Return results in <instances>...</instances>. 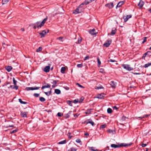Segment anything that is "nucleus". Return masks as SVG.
Instances as JSON below:
<instances>
[{"label": "nucleus", "mask_w": 151, "mask_h": 151, "mask_svg": "<svg viewBox=\"0 0 151 151\" xmlns=\"http://www.w3.org/2000/svg\"><path fill=\"white\" fill-rule=\"evenodd\" d=\"M49 32V30H45L42 31L41 32L39 33V34L41 35V37H45V35L47 33Z\"/></svg>", "instance_id": "3"}, {"label": "nucleus", "mask_w": 151, "mask_h": 151, "mask_svg": "<svg viewBox=\"0 0 151 151\" xmlns=\"http://www.w3.org/2000/svg\"><path fill=\"white\" fill-rule=\"evenodd\" d=\"M33 90H38L39 89L40 87H33Z\"/></svg>", "instance_id": "55"}, {"label": "nucleus", "mask_w": 151, "mask_h": 151, "mask_svg": "<svg viewBox=\"0 0 151 151\" xmlns=\"http://www.w3.org/2000/svg\"><path fill=\"white\" fill-rule=\"evenodd\" d=\"M150 65H151V63H148L145 64L143 67L145 68H147Z\"/></svg>", "instance_id": "30"}, {"label": "nucleus", "mask_w": 151, "mask_h": 151, "mask_svg": "<svg viewBox=\"0 0 151 151\" xmlns=\"http://www.w3.org/2000/svg\"><path fill=\"white\" fill-rule=\"evenodd\" d=\"M50 67L49 66H46L44 69V71L46 72H48L50 71Z\"/></svg>", "instance_id": "12"}, {"label": "nucleus", "mask_w": 151, "mask_h": 151, "mask_svg": "<svg viewBox=\"0 0 151 151\" xmlns=\"http://www.w3.org/2000/svg\"><path fill=\"white\" fill-rule=\"evenodd\" d=\"M82 40V38L81 37H79L78 38L77 41L76 42V44H80Z\"/></svg>", "instance_id": "15"}, {"label": "nucleus", "mask_w": 151, "mask_h": 151, "mask_svg": "<svg viewBox=\"0 0 151 151\" xmlns=\"http://www.w3.org/2000/svg\"><path fill=\"white\" fill-rule=\"evenodd\" d=\"M147 144H144V143H142V145H141V146L142 147H146V146H147Z\"/></svg>", "instance_id": "57"}, {"label": "nucleus", "mask_w": 151, "mask_h": 151, "mask_svg": "<svg viewBox=\"0 0 151 151\" xmlns=\"http://www.w3.org/2000/svg\"><path fill=\"white\" fill-rule=\"evenodd\" d=\"M36 25L37 26V28H40L42 26L44 25V24H42V22H38L36 23Z\"/></svg>", "instance_id": "6"}, {"label": "nucleus", "mask_w": 151, "mask_h": 151, "mask_svg": "<svg viewBox=\"0 0 151 151\" xmlns=\"http://www.w3.org/2000/svg\"><path fill=\"white\" fill-rule=\"evenodd\" d=\"M104 94H101L100 95H99L97 96V98L99 99H102L104 96Z\"/></svg>", "instance_id": "25"}, {"label": "nucleus", "mask_w": 151, "mask_h": 151, "mask_svg": "<svg viewBox=\"0 0 151 151\" xmlns=\"http://www.w3.org/2000/svg\"><path fill=\"white\" fill-rule=\"evenodd\" d=\"M78 99H75L73 101V103H78Z\"/></svg>", "instance_id": "58"}, {"label": "nucleus", "mask_w": 151, "mask_h": 151, "mask_svg": "<svg viewBox=\"0 0 151 151\" xmlns=\"http://www.w3.org/2000/svg\"><path fill=\"white\" fill-rule=\"evenodd\" d=\"M147 52L145 53L143 55L142 57V59H144L146 57V55H147V53L148 52Z\"/></svg>", "instance_id": "48"}, {"label": "nucleus", "mask_w": 151, "mask_h": 151, "mask_svg": "<svg viewBox=\"0 0 151 151\" xmlns=\"http://www.w3.org/2000/svg\"><path fill=\"white\" fill-rule=\"evenodd\" d=\"M89 57L88 55L86 56L84 59V60L85 61L87 59H89Z\"/></svg>", "instance_id": "51"}, {"label": "nucleus", "mask_w": 151, "mask_h": 151, "mask_svg": "<svg viewBox=\"0 0 151 151\" xmlns=\"http://www.w3.org/2000/svg\"><path fill=\"white\" fill-rule=\"evenodd\" d=\"M95 88L96 89H100L104 88V87L102 86H96L95 87Z\"/></svg>", "instance_id": "40"}, {"label": "nucleus", "mask_w": 151, "mask_h": 151, "mask_svg": "<svg viewBox=\"0 0 151 151\" xmlns=\"http://www.w3.org/2000/svg\"><path fill=\"white\" fill-rule=\"evenodd\" d=\"M124 68L128 71L133 70L134 68L130 67V65H122Z\"/></svg>", "instance_id": "2"}, {"label": "nucleus", "mask_w": 151, "mask_h": 151, "mask_svg": "<svg viewBox=\"0 0 151 151\" xmlns=\"http://www.w3.org/2000/svg\"><path fill=\"white\" fill-rule=\"evenodd\" d=\"M13 83L14 85H17V81H16L15 79L14 78H13Z\"/></svg>", "instance_id": "41"}, {"label": "nucleus", "mask_w": 151, "mask_h": 151, "mask_svg": "<svg viewBox=\"0 0 151 151\" xmlns=\"http://www.w3.org/2000/svg\"><path fill=\"white\" fill-rule=\"evenodd\" d=\"M83 65L82 64H78L77 65V67L78 68H81L83 66Z\"/></svg>", "instance_id": "47"}, {"label": "nucleus", "mask_w": 151, "mask_h": 151, "mask_svg": "<svg viewBox=\"0 0 151 151\" xmlns=\"http://www.w3.org/2000/svg\"><path fill=\"white\" fill-rule=\"evenodd\" d=\"M5 69L8 72H9L11 71L12 70V68L11 66H6L5 67Z\"/></svg>", "instance_id": "11"}, {"label": "nucleus", "mask_w": 151, "mask_h": 151, "mask_svg": "<svg viewBox=\"0 0 151 151\" xmlns=\"http://www.w3.org/2000/svg\"><path fill=\"white\" fill-rule=\"evenodd\" d=\"M146 38H147L146 37H144V39L143 40V41L142 42V43H144L145 42H146Z\"/></svg>", "instance_id": "59"}, {"label": "nucleus", "mask_w": 151, "mask_h": 151, "mask_svg": "<svg viewBox=\"0 0 151 151\" xmlns=\"http://www.w3.org/2000/svg\"><path fill=\"white\" fill-rule=\"evenodd\" d=\"M58 116L59 117H61L63 115V114L61 113L58 112L57 114Z\"/></svg>", "instance_id": "49"}, {"label": "nucleus", "mask_w": 151, "mask_h": 151, "mask_svg": "<svg viewBox=\"0 0 151 151\" xmlns=\"http://www.w3.org/2000/svg\"><path fill=\"white\" fill-rule=\"evenodd\" d=\"M76 85L82 88H84V86H82L81 85H80V84H79L78 83H76Z\"/></svg>", "instance_id": "45"}, {"label": "nucleus", "mask_w": 151, "mask_h": 151, "mask_svg": "<svg viewBox=\"0 0 151 151\" xmlns=\"http://www.w3.org/2000/svg\"><path fill=\"white\" fill-rule=\"evenodd\" d=\"M50 85L48 84H47L46 85L43 86L42 87V89H43L46 88H50Z\"/></svg>", "instance_id": "17"}, {"label": "nucleus", "mask_w": 151, "mask_h": 151, "mask_svg": "<svg viewBox=\"0 0 151 151\" xmlns=\"http://www.w3.org/2000/svg\"><path fill=\"white\" fill-rule=\"evenodd\" d=\"M89 4L88 1H87V0H86L85 1H84L83 3H82L81 5L80 6H81L82 5H83L84 4H85V5H86Z\"/></svg>", "instance_id": "23"}, {"label": "nucleus", "mask_w": 151, "mask_h": 151, "mask_svg": "<svg viewBox=\"0 0 151 151\" xmlns=\"http://www.w3.org/2000/svg\"><path fill=\"white\" fill-rule=\"evenodd\" d=\"M76 142L77 143H79L81 142V140L80 139H76Z\"/></svg>", "instance_id": "56"}, {"label": "nucleus", "mask_w": 151, "mask_h": 151, "mask_svg": "<svg viewBox=\"0 0 151 151\" xmlns=\"http://www.w3.org/2000/svg\"><path fill=\"white\" fill-rule=\"evenodd\" d=\"M95 29H90L89 30V33L92 35H95L96 34V33L95 32Z\"/></svg>", "instance_id": "9"}, {"label": "nucleus", "mask_w": 151, "mask_h": 151, "mask_svg": "<svg viewBox=\"0 0 151 151\" xmlns=\"http://www.w3.org/2000/svg\"><path fill=\"white\" fill-rule=\"evenodd\" d=\"M88 122H86V124H87L88 123H90L92 125V126H93L94 125V123L93 122L91 119H88Z\"/></svg>", "instance_id": "19"}, {"label": "nucleus", "mask_w": 151, "mask_h": 151, "mask_svg": "<svg viewBox=\"0 0 151 151\" xmlns=\"http://www.w3.org/2000/svg\"><path fill=\"white\" fill-rule=\"evenodd\" d=\"M109 61L111 62H114L115 61L114 60H112L111 59H110L109 60Z\"/></svg>", "instance_id": "62"}, {"label": "nucleus", "mask_w": 151, "mask_h": 151, "mask_svg": "<svg viewBox=\"0 0 151 151\" xmlns=\"http://www.w3.org/2000/svg\"><path fill=\"white\" fill-rule=\"evenodd\" d=\"M76 148L72 147L70 148L68 150V151H76Z\"/></svg>", "instance_id": "26"}, {"label": "nucleus", "mask_w": 151, "mask_h": 151, "mask_svg": "<svg viewBox=\"0 0 151 151\" xmlns=\"http://www.w3.org/2000/svg\"><path fill=\"white\" fill-rule=\"evenodd\" d=\"M112 110L111 109L109 108L107 109V111L108 113L109 114L111 113L112 112Z\"/></svg>", "instance_id": "37"}, {"label": "nucleus", "mask_w": 151, "mask_h": 151, "mask_svg": "<svg viewBox=\"0 0 151 151\" xmlns=\"http://www.w3.org/2000/svg\"><path fill=\"white\" fill-rule=\"evenodd\" d=\"M113 109H116V110H117L118 109V108L116 106H114L113 107Z\"/></svg>", "instance_id": "61"}, {"label": "nucleus", "mask_w": 151, "mask_h": 151, "mask_svg": "<svg viewBox=\"0 0 151 151\" xmlns=\"http://www.w3.org/2000/svg\"><path fill=\"white\" fill-rule=\"evenodd\" d=\"M66 143V140H64L63 141L59 142L58 143V144H59V145L63 144H65Z\"/></svg>", "instance_id": "24"}, {"label": "nucleus", "mask_w": 151, "mask_h": 151, "mask_svg": "<svg viewBox=\"0 0 151 151\" xmlns=\"http://www.w3.org/2000/svg\"><path fill=\"white\" fill-rule=\"evenodd\" d=\"M106 127V125L105 124L102 125L100 126V129H104V128H105Z\"/></svg>", "instance_id": "44"}, {"label": "nucleus", "mask_w": 151, "mask_h": 151, "mask_svg": "<svg viewBox=\"0 0 151 151\" xmlns=\"http://www.w3.org/2000/svg\"><path fill=\"white\" fill-rule=\"evenodd\" d=\"M14 125H13L9 124V125L5 127L7 128L9 127H14Z\"/></svg>", "instance_id": "52"}, {"label": "nucleus", "mask_w": 151, "mask_h": 151, "mask_svg": "<svg viewBox=\"0 0 151 151\" xmlns=\"http://www.w3.org/2000/svg\"><path fill=\"white\" fill-rule=\"evenodd\" d=\"M116 30L115 28H113L111 32V35H114L116 32Z\"/></svg>", "instance_id": "14"}, {"label": "nucleus", "mask_w": 151, "mask_h": 151, "mask_svg": "<svg viewBox=\"0 0 151 151\" xmlns=\"http://www.w3.org/2000/svg\"><path fill=\"white\" fill-rule=\"evenodd\" d=\"M39 100L41 102H44L45 101V99L42 97H40Z\"/></svg>", "instance_id": "29"}, {"label": "nucleus", "mask_w": 151, "mask_h": 151, "mask_svg": "<svg viewBox=\"0 0 151 151\" xmlns=\"http://www.w3.org/2000/svg\"><path fill=\"white\" fill-rule=\"evenodd\" d=\"M131 145V144H125L124 143H122L120 144H118V145H116L114 144H112L111 145V147L113 148H119L120 147H126L127 146H130Z\"/></svg>", "instance_id": "1"}, {"label": "nucleus", "mask_w": 151, "mask_h": 151, "mask_svg": "<svg viewBox=\"0 0 151 151\" xmlns=\"http://www.w3.org/2000/svg\"><path fill=\"white\" fill-rule=\"evenodd\" d=\"M55 93L57 94H59L60 93L61 91L58 89H55Z\"/></svg>", "instance_id": "21"}, {"label": "nucleus", "mask_w": 151, "mask_h": 151, "mask_svg": "<svg viewBox=\"0 0 151 151\" xmlns=\"http://www.w3.org/2000/svg\"><path fill=\"white\" fill-rule=\"evenodd\" d=\"M144 2L142 0H140L139 3L138 4V6L140 8H142L144 4Z\"/></svg>", "instance_id": "10"}, {"label": "nucleus", "mask_w": 151, "mask_h": 151, "mask_svg": "<svg viewBox=\"0 0 151 151\" xmlns=\"http://www.w3.org/2000/svg\"><path fill=\"white\" fill-rule=\"evenodd\" d=\"M105 6L108 7L110 9H111L114 6L113 3L112 2H111L106 4L105 5Z\"/></svg>", "instance_id": "7"}, {"label": "nucleus", "mask_w": 151, "mask_h": 151, "mask_svg": "<svg viewBox=\"0 0 151 151\" xmlns=\"http://www.w3.org/2000/svg\"><path fill=\"white\" fill-rule=\"evenodd\" d=\"M150 114H146V115H144L143 117H139V118H141V119H142V118H145V117H147L149 116H150Z\"/></svg>", "instance_id": "32"}, {"label": "nucleus", "mask_w": 151, "mask_h": 151, "mask_svg": "<svg viewBox=\"0 0 151 151\" xmlns=\"http://www.w3.org/2000/svg\"><path fill=\"white\" fill-rule=\"evenodd\" d=\"M58 81H55H55H54L52 83V84H53L54 85H56L57 83V82Z\"/></svg>", "instance_id": "50"}, {"label": "nucleus", "mask_w": 151, "mask_h": 151, "mask_svg": "<svg viewBox=\"0 0 151 151\" xmlns=\"http://www.w3.org/2000/svg\"><path fill=\"white\" fill-rule=\"evenodd\" d=\"M107 132L109 133H112V134H114V131L111 129H109L108 130Z\"/></svg>", "instance_id": "38"}, {"label": "nucleus", "mask_w": 151, "mask_h": 151, "mask_svg": "<svg viewBox=\"0 0 151 151\" xmlns=\"http://www.w3.org/2000/svg\"><path fill=\"white\" fill-rule=\"evenodd\" d=\"M72 112V111H69L68 114H66L65 115V117L66 118H69L70 117V114Z\"/></svg>", "instance_id": "20"}, {"label": "nucleus", "mask_w": 151, "mask_h": 151, "mask_svg": "<svg viewBox=\"0 0 151 151\" xmlns=\"http://www.w3.org/2000/svg\"><path fill=\"white\" fill-rule=\"evenodd\" d=\"M132 16L131 15H127V16H124L123 17V18L125 22H126L129 19L131 18Z\"/></svg>", "instance_id": "8"}, {"label": "nucleus", "mask_w": 151, "mask_h": 151, "mask_svg": "<svg viewBox=\"0 0 151 151\" xmlns=\"http://www.w3.org/2000/svg\"><path fill=\"white\" fill-rule=\"evenodd\" d=\"M81 6H80V5L78 8H77L75 10H74L73 12V13L76 14L81 13L82 11L80 9Z\"/></svg>", "instance_id": "4"}, {"label": "nucleus", "mask_w": 151, "mask_h": 151, "mask_svg": "<svg viewBox=\"0 0 151 151\" xmlns=\"http://www.w3.org/2000/svg\"><path fill=\"white\" fill-rule=\"evenodd\" d=\"M18 86H17V85H15V86H14L13 87V89H15L16 90H17V89H18Z\"/></svg>", "instance_id": "53"}, {"label": "nucleus", "mask_w": 151, "mask_h": 151, "mask_svg": "<svg viewBox=\"0 0 151 151\" xmlns=\"http://www.w3.org/2000/svg\"><path fill=\"white\" fill-rule=\"evenodd\" d=\"M25 90L27 91L33 90V88L32 87H27L25 88Z\"/></svg>", "instance_id": "28"}, {"label": "nucleus", "mask_w": 151, "mask_h": 151, "mask_svg": "<svg viewBox=\"0 0 151 151\" xmlns=\"http://www.w3.org/2000/svg\"><path fill=\"white\" fill-rule=\"evenodd\" d=\"M91 110V109H89V110H87V112H86V114H88L89 113H90V110Z\"/></svg>", "instance_id": "64"}, {"label": "nucleus", "mask_w": 151, "mask_h": 151, "mask_svg": "<svg viewBox=\"0 0 151 151\" xmlns=\"http://www.w3.org/2000/svg\"><path fill=\"white\" fill-rule=\"evenodd\" d=\"M9 1L8 0H3L2 4H6Z\"/></svg>", "instance_id": "42"}, {"label": "nucleus", "mask_w": 151, "mask_h": 151, "mask_svg": "<svg viewBox=\"0 0 151 151\" xmlns=\"http://www.w3.org/2000/svg\"><path fill=\"white\" fill-rule=\"evenodd\" d=\"M67 104L69 105L70 106H72V102L70 101H67Z\"/></svg>", "instance_id": "34"}, {"label": "nucleus", "mask_w": 151, "mask_h": 151, "mask_svg": "<svg viewBox=\"0 0 151 151\" xmlns=\"http://www.w3.org/2000/svg\"><path fill=\"white\" fill-rule=\"evenodd\" d=\"M18 131V129H15L12 131L11 132V134H13L16 133Z\"/></svg>", "instance_id": "54"}, {"label": "nucleus", "mask_w": 151, "mask_h": 151, "mask_svg": "<svg viewBox=\"0 0 151 151\" xmlns=\"http://www.w3.org/2000/svg\"><path fill=\"white\" fill-rule=\"evenodd\" d=\"M19 101L21 104H26L27 103L26 102L23 101L21 99H19Z\"/></svg>", "instance_id": "27"}, {"label": "nucleus", "mask_w": 151, "mask_h": 151, "mask_svg": "<svg viewBox=\"0 0 151 151\" xmlns=\"http://www.w3.org/2000/svg\"><path fill=\"white\" fill-rule=\"evenodd\" d=\"M97 62H98V66H99L101 64V61H100L99 57H98L97 58Z\"/></svg>", "instance_id": "35"}, {"label": "nucleus", "mask_w": 151, "mask_h": 151, "mask_svg": "<svg viewBox=\"0 0 151 151\" xmlns=\"http://www.w3.org/2000/svg\"><path fill=\"white\" fill-rule=\"evenodd\" d=\"M45 93L47 96H49L50 95L49 93L48 92H44Z\"/></svg>", "instance_id": "60"}, {"label": "nucleus", "mask_w": 151, "mask_h": 151, "mask_svg": "<svg viewBox=\"0 0 151 151\" xmlns=\"http://www.w3.org/2000/svg\"><path fill=\"white\" fill-rule=\"evenodd\" d=\"M63 37H59L57 38V40H58L59 41H60L61 42H63Z\"/></svg>", "instance_id": "43"}, {"label": "nucleus", "mask_w": 151, "mask_h": 151, "mask_svg": "<svg viewBox=\"0 0 151 151\" xmlns=\"http://www.w3.org/2000/svg\"><path fill=\"white\" fill-rule=\"evenodd\" d=\"M42 50V47H40L38 49H37L36 52H39Z\"/></svg>", "instance_id": "31"}, {"label": "nucleus", "mask_w": 151, "mask_h": 151, "mask_svg": "<svg viewBox=\"0 0 151 151\" xmlns=\"http://www.w3.org/2000/svg\"><path fill=\"white\" fill-rule=\"evenodd\" d=\"M111 42V39L108 40L103 45L106 47H108L110 45Z\"/></svg>", "instance_id": "5"}, {"label": "nucleus", "mask_w": 151, "mask_h": 151, "mask_svg": "<svg viewBox=\"0 0 151 151\" xmlns=\"http://www.w3.org/2000/svg\"><path fill=\"white\" fill-rule=\"evenodd\" d=\"M110 85L113 88H115L116 86V85L115 84V83L113 81H111L110 82Z\"/></svg>", "instance_id": "18"}, {"label": "nucleus", "mask_w": 151, "mask_h": 151, "mask_svg": "<svg viewBox=\"0 0 151 151\" xmlns=\"http://www.w3.org/2000/svg\"><path fill=\"white\" fill-rule=\"evenodd\" d=\"M34 25V26L33 28L34 29H35L37 27V26L36 25V23H35Z\"/></svg>", "instance_id": "63"}, {"label": "nucleus", "mask_w": 151, "mask_h": 151, "mask_svg": "<svg viewBox=\"0 0 151 151\" xmlns=\"http://www.w3.org/2000/svg\"><path fill=\"white\" fill-rule=\"evenodd\" d=\"M90 150L92 151H97L98 150L97 149H95V147H90Z\"/></svg>", "instance_id": "33"}, {"label": "nucleus", "mask_w": 151, "mask_h": 151, "mask_svg": "<svg viewBox=\"0 0 151 151\" xmlns=\"http://www.w3.org/2000/svg\"><path fill=\"white\" fill-rule=\"evenodd\" d=\"M33 95L36 97H38L39 96L40 94L38 93H35Z\"/></svg>", "instance_id": "46"}, {"label": "nucleus", "mask_w": 151, "mask_h": 151, "mask_svg": "<svg viewBox=\"0 0 151 151\" xmlns=\"http://www.w3.org/2000/svg\"><path fill=\"white\" fill-rule=\"evenodd\" d=\"M124 2L123 1H121L119 2L116 6V8H117V7H121V6L124 4Z\"/></svg>", "instance_id": "16"}, {"label": "nucleus", "mask_w": 151, "mask_h": 151, "mask_svg": "<svg viewBox=\"0 0 151 151\" xmlns=\"http://www.w3.org/2000/svg\"><path fill=\"white\" fill-rule=\"evenodd\" d=\"M27 112H21L20 114V115L21 116L23 117H27Z\"/></svg>", "instance_id": "13"}, {"label": "nucleus", "mask_w": 151, "mask_h": 151, "mask_svg": "<svg viewBox=\"0 0 151 151\" xmlns=\"http://www.w3.org/2000/svg\"><path fill=\"white\" fill-rule=\"evenodd\" d=\"M65 70V67H62L61 69L60 72L62 73H64Z\"/></svg>", "instance_id": "22"}, {"label": "nucleus", "mask_w": 151, "mask_h": 151, "mask_svg": "<svg viewBox=\"0 0 151 151\" xmlns=\"http://www.w3.org/2000/svg\"><path fill=\"white\" fill-rule=\"evenodd\" d=\"M127 119H128V118L124 116H122V121H125Z\"/></svg>", "instance_id": "39"}, {"label": "nucleus", "mask_w": 151, "mask_h": 151, "mask_svg": "<svg viewBox=\"0 0 151 151\" xmlns=\"http://www.w3.org/2000/svg\"><path fill=\"white\" fill-rule=\"evenodd\" d=\"M47 17H46L43 20L42 22V24H44L47 21Z\"/></svg>", "instance_id": "36"}]
</instances>
